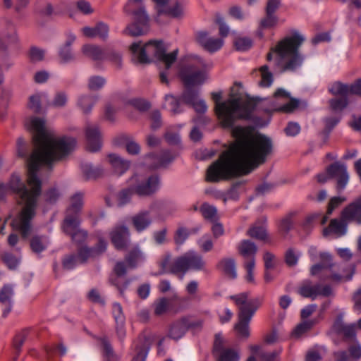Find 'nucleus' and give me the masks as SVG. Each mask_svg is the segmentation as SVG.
I'll list each match as a JSON object with an SVG mask.
<instances>
[{
    "mask_svg": "<svg viewBox=\"0 0 361 361\" xmlns=\"http://www.w3.org/2000/svg\"><path fill=\"white\" fill-rule=\"evenodd\" d=\"M60 195L56 188H50L44 192L43 200L47 204H53L56 202Z\"/></svg>",
    "mask_w": 361,
    "mask_h": 361,
    "instance_id": "obj_59",
    "label": "nucleus"
},
{
    "mask_svg": "<svg viewBox=\"0 0 361 361\" xmlns=\"http://www.w3.org/2000/svg\"><path fill=\"white\" fill-rule=\"evenodd\" d=\"M212 97L215 102V111L224 127L230 128L236 119H249L255 109L252 101L243 100L240 97H235L220 102L221 94L212 92Z\"/></svg>",
    "mask_w": 361,
    "mask_h": 361,
    "instance_id": "obj_4",
    "label": "nucleus"
},
{
    "mask_svg": "<svg viewBox=\"0 0 361 361\" xmlns=\"http://www.w3.org/2000/svg\"><path fill=\"white\" fill-rule=\"evenodd\" d=\"M82 34L90 38L98 37L105 40L109 35V28L107 24L99 22L94 27H84L81 29Z\"/></svg>",
    "mask_w": 361,
    "mask_h": 361,
    "instance_id": "obj_25",
    "label": "nucleus"
},
{
    "mask_svg": "<svg viewBox=\"0 0 361 361\" xmlns=\"http://www.w3.org/2000/svg\"><path fill=\"white\" fill-rule=\"evenodd\" d=\"M49 244V239L45 235H34L30 242L32 251L37 254L45 250Z\"/></svg>",
    "mask_w": 361,
    "mask_h": 361,
    "instance_id": "obj_35",
    "label": "nucleus"
},
{
    "mask_svg": "<svg viewBox=\"0 0 361 361\" xmlns=\"http://www.w3.org/2000/svg\"><path fill=\"white\" fill-rule=\"evenodd\" d=\"M152 220L149 211H142L132 217V223L138 232L145 230L150 224Z\"/></svg>",
    "mask_w": 361,
    "mask_h": 361,
    "instance_id": "obj_31",
    "label": "nucleus"
},
{
    "mask_svg": "<svg viewBox=\"0 0 361 361\" xmlns=\"http://www.w3.org/2000/svg\"><path fill=\"white\" fill-rule=\"evenodd\" d=\"M188 331L184 317L174 321L169 328L168 336L175 341L180 339Z\"/></svg>",
    "mask_w": 361,
    "mask_h": 361,
    "instance_id": "obj_30",
    "label": "nucleus"
},
{
    "mask_svg": "<svg viewBox=\"0 0 361 361\" xmlns=\"http://www.w3.org/2000/svg\"><path fill=\"white\" fill-rule=\"evenodd\" d=\"M135 22L128 25L124 32L130 36H140L148 30L149 18L143 7L134 11Z\"/></svg>",
    "mask_w": 361,
    "mask_h": 361,
    "instance_id": "obj_12",
    "label": "nucleus"
},
{
    "mask_svg": "<svg viewBox=\"0 0 361 361\" xmlns=\"http://www.w3.org/2000/svg\"><path fill=\"white\" fill-rule=\"evenodd\" d=\"M259 71L262 76L259 85L264 87H269L273 82V75L269 71V67L267 65L262 66Z\"/></svg>",
    "mask_w": 361,
    "mask_h": 361,
    "instance_id": "obj_51",
    "label": "nucleus"
},
{
    "mask_svg": "<svg viewBox=\"0 0 361 361\" xmlns=\"http://www.w3.org/2000/svg\"><path fill=\"white\" fill-rule=\"evenodd\" d=\"M348 85L341 82H336L331 85L329 92L334 95H341L346 97L348 95Z\"/></svg>",
    "mask_w": 361,
    "mask_h": 361,
    "instance_id": "obj_58",
    "label": "nucleus"
},
{
    "mask_svg": "<svg viewBox=\"0 0 361 361\" xmlns=\"http://www.w3.org/2000/svg\"><path fill=\"white\" fill-rule=\"evenodd\" d=\"M80 221L75 216L65 217L61 228L66 235L71 237L72 241L78 245H82L87 238V232L79 228Z\"/></svg>",
    "mask_w": 361,
    "mask_h": 361,
    "instance_id": "obj_9",
    "label": "nucleus"
},
{
    "mask_svg": "<svg viewBox=\"0 0 361 361\" xmlns=\"http://www.w3.org/2000/svg\"><path fill=\"white\" fill-rule=\"evenodd\" d=\"M47 94L44 93H36L31 95L27 104L28 108L35 113H39L41 111V103L47 99Z\"/></svg>",
    "mask_w": 361,
    "mask_h": 361,
    "instance_id": "obj_40",
    "label": "nucleus"
},
{
    "mask_svg": "<svg viewBox=\"0 0 361 361\" xmlns=\"http://www.w3.org/2000/svg\"><path fill=\"white\" fill-rule=\"evenodd\" d=\"M121 276H118L115 274L110 276L109 282L111 285L116 287L118 290L120 295L123 296L124 290L127 288L129 285V281L121 279Z\"/></svg>",
    "mask_w": 361,
    "mask_h": 361,
    "instance_id": "obj_49",
    "label": "nucleus"
},
{
    "mask_svg": "<svg viewBox=\"0 0 361 361\" xmlns=\"http://www.w3.org/2000/svg\"><path fill=\"white\" fill-rule=\"evenodd\" d=\"M277 22L278 18L274 14H266V16L261 20L260 28H271L277 24Z\"/></svg>",
    "mask_w": 361,
    "mask_h": 361,
    "instance_id": "obj_64",
    "label": "nucleus"
},
{
    "mask_svg": "<svg viewBox=\"0 0 361 361\" xmlns=\"http://www.w3.org/2000/svg\"><path fill=\"white\" fill-rule=\"evenodd\" d=\"M145 255L138 245L130 248L125 256L128 267L132 269L137 267L145 260Z\"/></svg>",
    "mask_w": 361,
    "mask_h": 361,
    "instance_id": "obj_28",
    "label": "nucleus"
},
{
    "mask_svg": "<svg viewBox=\"0 0 361 361\" xmlns=\"http://www.w3.org/2000/svg\"><path fill=\"white\" fill-rule=\"evenodd\" d=\"M205 263L202 257L195 251H188L177 258V270L184 274L188 269L202 270ZM183 275H182L181 279Z\"/></svg>",
    "mask_w": 361,
    "mask_h": 361,
    "instance_id": "obj_10",
    "label": "nucleus"
},
{
    "mask_svg": "<svg viewBox=\"0 0 361 361\" xmlns=\"http://www.w3.org/2000/svg\"><path fill=\"white\" fill-rule=\"evenodd\" d=\"M213 352L217 355L216 361H239V351L235 348H226L224 339L220 334H216L213 345Z\"/></svg>",
    "mask_w": 361,
    "mask_h": 361,
    "instance_id": "obj_14",
    "label": "nucleus"
},
{
    "mask_svg": "<svg viewBox=\"0 0 361 361\" xmlns=\"http://www.w3.org/2000/svg\"><path fill=\"white\" fill-rule=\"evenodd\" d=\"M348 104L346 97H341L339 98H333L329 100V106L334 111H341L344 109Z\"/></svg>",
    "mask_w": 361,
    "mask_h": 361,
    "instance_id": "obj_52",
    "label": "nucleus"
},
{
    "mask_svg": "<svg viewBox=\"0 0 361 361\" xmlns=\"http://www.w3.org/2000/svg\"><path fill=\"white\" fill-rule=\"evenodd\" d=\"M157 7L159 15L166 14L170 17L179 18L184 15L185 4L183 0H178L174 5L167 6L169 0H153Z\"/></svg>",
    "mask_w": 361,
    "mask_h": 361,
    "instance_id": "obj_18",
    "label": "nucleus"
},
{
    "mask_svg": "<svg viewBox=\"0 0 361 361\" xmlns=\"http://www.w3.org/2000/svg\"><path fill=\"white\" fill-rule=\"evenodd\" d=\"M45 51L37 47H31L28 51V57L30 61L37 63L44 58Z\"/></svg>",
    "mask_w": 361,
    "mask_h": 361,
    "instance_id": "obj_53",
    "label": "nucleus"
},
{
    "mask_svg": "<svg viewBox=\"0 0 361 361\" xmlns=\"http://www.w3.org/2000/svg\"><path fill=\"white\" fill-rule=\"evenodd\" d=\"M81 51L85 57L92 61H102L106 58V49L96 44H84L81 48Z\"/></svg>",
    "mask_w": 361,
    "mask_h": 361,
    "instance_id": "obj_24",
    "label": "nucleus"
},
{
    "mask_svg": "<svg viewBox=\"0 0 361 361\" xmlns=\"http://www.w3.org/2000/svg\"><path fill=\"white\" fill-rule=\"evenodd\" d=\"M175 158V156L173 155L169 151H163L160 156L157 157L158 162L157 164L154 166V168H158L161 166H164L171 162Z\"/></svg>",
    "mask_w": 361,
    "mask_h": 361,
    "instance_id": "obj_63",
    "label": "nucleus"
},
{
    "mask_svg": "<svg viewBox=\"0 0 361 361\" xmlns=\"http://www.w3.org/2000/svg\"><path fill=\"white\" fill-rule=\"evenodd\" d=\"M247 234L253 238L265 240L267 237V233L265 228L263 226L255 224L247 232Z\"/></svg>",
    "mask_w": 361,
    "mask_h": 361,
    "instance_id": "obj_46",
    "label": "nucleus"
},
{
    "mask_svg": "<svg viewBox=\"0 0 361 361\" xmlns=\"http://www.w3.org/2000/svg\"><path fill=\"white\" fill-rule=\"evenodd\" d=\"M83 176L87 180L95 179L103 174V170L100 167L93 166L91 164H83L81 166Z\"/></svg>",
    "mask_w": 361,
    "mask_h": 361,
    "instance_id": "obj_39",
    "label": "nucleus"
},
{
    "mask_svg": "<svg viewBox=\"0 0 361 361\" xmlns=\"http://www.w3.org/2000/svg\"><path fill=\"white\" fill-rule=\"evenodd\" d=\"M77 10L83 15L88 16L94 13V10L91 4L86 0H78L75 2Z\"/></svg>",
    "mask_w": 361,
    "mask_h": 361,
    "instance_id": "obj_57",
    "label": "nucleus"
},
{
    "mask_svg": "<svg viewBox=\"0 0 361 361\" xmlns=\"http://www.w3.org/2000/svg\"><path fill=\"white\" fill-rule=\"evenodd\" d=\"M197 245L204 252H207L213 249L214 245L211 237L209 235H204L197 241Z\"/></svg>",
    "mask_w": 361,
    "mask_h": 361,
    "instance_id": "obj_60",
    "label": "nucleus"
},
{
    "mask_svg": "<svg viewBox=\"0 0 361 361\" xmlns=\"http://www.w3.org/2000/svg\"><path fill=\"white\" fill-rule=\"evenodd\" d=\"M341 217L347 219L349 222L355 221L361 224V196L341 211Z\"/></svg>",
    "mask_w": 361,
    "mask_h": 361,
    "instance_id": "obj_22",
    "label": "nucleus"
},
{
    "mask_svg": "<svg viewBox=\"0 0 361 361\" xmlns=\"http://www.w3.org/2000/svg\"><path fill=\"white\" fill-rule=\"evenodd\" d=\"M234 192L233 189H231L227 191L226 193L221 192L217 190H207L206 193L211 195L212 197L217 200H222L224 202H226V201L229 199H233V193Z\"/></svg>",
    "mask_w": 361,
    "mask_h": 361,
    "instance_id": "obj_54",
    "label": "nucleus"
},
{
    "mask_svg": "<svg viewBox=\"0 0 361 361\" xmlns=\"http://www.w3.org/2000/svg\"><path fill=\"white\" fill-rule=\"evenodd\" d=\"M250 350L252 353L257 355L262 361H276L279 352H265L261 349L259 345H251Z\"/></svg>",
    "mask_w": 361,
    "mask_h": 361,
    "instance_id": "obj_38",
    "label": "nucleus"
},
{
    "mask_svg": "<svg viewBox=\"0 0 361 361\" xmlns=\"http://www.w3.org/2000/svg\"><path fill=\"white\" fill-rule=\"evenodd\" d=\"M76 37L73 33L67 34V39L65 43L59 49V62L61 63H71L75 59V56L71 49V45L75 42Z\"/></svg>",
    "mask_w": 361,
    "mask_h": 361,
    "instance_id": "obj_23",
    "label": "nucleus"
},
{
    "mask_svg": "<svg viewBox=\"0 0 361 361\" xmlns=\"http://www.w3.org/2000/svg\"><path fill=\"white\" fill-rule=\"evenodd\" d=\"M30 329H25L18 332L13 339V347L18 354L21 350V347L27 340L28 335L30 332Z\"/></svg>",
    "mask_w": 361,
    "mask_h": 361,
    "instance_id": "obj_47",
    "label": "nucleus"
},
{
    "mask_svg": "<svg viewBox=\"0 0 361 361\" xmlns=\"http://www.w3.org/2000/svg\"><path fill=\"white\" fill-rule=\"evenodd\" d=\"M317 322L315 320H308L305 321L300 324H299L295 329L293 331V334L295 336H300L305 332L310 330L315 324Z\"/></svg>",
    "mask_w": 361,
    "mask_h": 361,
    "instance_id": "obj_61",
    "label": "nucleus"
},
{
    "mask_svg": "<svg viewBox=\"0 0 361 361\" xmlns=\"http://www.w3.org/2000/svg\"><path fill=\"white\" fill-rule=\"evenodd\" d=\"M190 231L185 227L179 226L174 234V242L176 245H181L187 240Z\"/></svg>",
    "mask_w": 361,
    "mask_h": 361,
    "instance_id": "obj_55",
    "label": "nucleus"
},
{
    "mask_svg": "<svg viewBox=\"0 0 361 361\" xmlns=\"http://www.w3.org/2000/svg\"><path fill=\"white\" fill-rule=\"evenodd\" d=\"M109 237L116 250H124L129 243L130 232L128 228L125 225H116L110 231Z\"/></svg>",
    "mask_w": 361,
    "mask_h": 361,
    "instance_id": "obj_17",
    "label": "nucleus"
},
{
    "mask_svg": "<svg viewBox=\"0 0 361 361\" xmlns=\"http://www.w3.org/2000/svg\"><path fill=\"white\" fill-rule=\"evenodd\" d=\"M330 178L336 181V189L341 191L345 189L349 181V173L347 166L340 161H336L326 167Z\"/></svg>",
    "mask_w": 361,
    "mask_h": 361,
    "instance_id": "obj_13",
    "label": "nucleus"
},
{
    "mask_svg": "<svg viewBox=\"0 0 361 361\" xmlns=\"http://www.w3.org/2000/svg\"><path fill=\"white\" fill-rule=\"evenodd\" d=\"M165 104L164 106L169 108L173 114H178L183 111L180 108V97L179 98L173 94H166L164 97Z\"/></svg>",
    "mask_w": 361,
    "mask_h": 361,
    "instance_id": "obj_37",
    "label": "nucleus"
},
{
    "mask_svg": "<svg viewBox=\"0 0 361 361\" xmlns=\"http://www.w3.org/2000/svg\"><path fill=\"white\" fill-rule=\"evenodd\" d=\"M198 99V91L192 87H185L180 95L181 102L188 106L192 105Z\"/></svg>",
    "mask_w": 361,
    "mask_h": 361,
    "instance_id": "obj_44",
    "label": "nucleus"
},
{
    "mask_svg": "<svg viewBox=\"0 0 361 361\" xmlns=\"http://www.w3.org/2000/svg\"><path fill=\"white\" fill-rule=\"evenodd\" d=\"M13 295V287L10 285H5L0 290V302L3 304H10Z\"/></svg>",
    "mask_w": 361,
    "mask_h": 361,
    "instance_id": "obj_56",
    "label": "nucleus"
},
{
    "mask_svg": "<svg viewBox=\"0 0 361 361\" xmlns=\"http://www.w3.org/2000/svg\"><path fill=\"white\" fill-rule=\"evenodd\" d=\"M177 258L172 259L171 255L169 253L164 255L159 262L160 271L158 274L181 273L180 270H177Z\"/></svg>",
    "mask_w": 361,
    "mask_h": 361,
    "instance_id": "obj_29",
    "label": "nucleus"
},
{
    "mask_svg": "<svg viewBox=\"0 0 361 361\" xmlns=\"http://www.w3.org/2000/svg\"><path fill=\"white\" fill-rule=\"evenodd\" d=\"M108 161L111 166L113 173L121 176L125 173L130 168V162L123 159L116 154H110L107 157Z\"/></svg>",
    "mask_w": 361,
    "mask_h": 361,
    "instance_id": "obj_26",
    "label": "nucleus"
},
{
    "mask_svg": "<svg viewBox=\"0 0 361 361\" xmlns=\"http://www.w3.org/2000/svg\"><path fill=\"white\" fill-rule=\"evenodd\" d=\"M197 40L199 43L209 52H214L220 49L224 41L221 39L207 37V34L204 32H200L197 34Z\"/></svg>",
    "mask_w": 361,
    "mask_h": 361,
    "instance_id": "obj_27",
    "label": "nucleus"
},
{
    "mask_svg": "<svg viewBox=\"0 0 361 361\" xmlns=\"http://www.w3.org/2000/svg\"><path fill=\"white\" fill-rule=\"evenodd\" d=\"M298 293L303 298L314 300L318 296L328 297L331 295L332 294V288L329 285L312 284L310 280H306L302 282L298 288Z\"/></svg>",
    "mask_w": 361,
    "mask_h": 361,
    "instance_id": "obj_11",
    "label": "nucleus"
},
{
    "mask_svg": "<svg viewBox=\"0 0 361 361\" xmlns=\"http://www.w3.org/2000/svg\"><path fill=\"white\" fill-rule=\"evenodd\" d=\"M27 128L32 133L34 149L27 159L26 183L18 175L13 174L8 185L0 183V199L4 200L8 193L19 197L21 209L13 219L11 226L21 237L27 238L33 230L32 221L37 214L42 195V181L38 176L41 167L51 169V164L68 155L76 146V140L72 137H58L55 132L45 126L42 118L32 117L25 123Z\"/></svg>",
    "mask_w": 361,
    "mask_h": 361,
    "instance_id": "obj_1",
    "label": "nucleus"
},
{
    "mask_svg": "<svg viewBox=\"0 0 361 361\" xmlns=\"http://www.w3.org/2000/svg\"><path fill=\"white\" fill-rule=\"evenodd\" d=\"M218 267L230 279H234L236 278L235 262L233 259H223L219 262Z\"/></svg>",
    "mask_w": 361,
    "mask_h": 361,
    "instance_id": "obj_34",
    "label": "nucleus"
},
{
    "mask_svg": "<svg viewBox=\"0 0 361 361\" xmlns=\"http://www.w3.org/2000/svg\"><path fill=\"white\" fill-rule=\"evenodd\" d=\"M229 299L238 307V322L235 329L239 336L247 338L250 336L249 323L254 314L261 305L262 300L259 298H250L248 292L229 296Z\"/></svg>",
    "mask_w": 361,
    "mask_h": 361,
    "instance_id": "obj_5",
    "label": "nucleus"
},
{
    "mask_svg": "<svg viewBox=\"0 0 361 361\" xmlns=\"http://www.w3.org/2000/svg\"><path fill=\"white\" fill-rule=\"evenodd\" d=\"M130 49L140 63H149V60L147 54L152 53L158 61L164 64L166 69H169L175 62L178 54V49L171 53H166V49L161 41H149L142 47H141L140 42H135Z\"/></svg>",
    "mask_w": 361,
    "mask_h": 361,
    "instance_id": "obj_6",
    "label": "nucleus"
},
{
    "mask_svg": "<svg viewBox=\"0 0 361 361\" xmlns=\"http://www.w3.org/2000/svg\"><path fill=\"white\" fill-rule=\"evenodd\" d=\"M200 211L204 219L212 223H214L219 219L217 209L213 205L204 202L201 205Z\"/></svg>",
    "mask_w": 361,
    "mask_h": 361,
    "instance_id": "obj_36",
    "label": "nucleus"
},
{
    "mask_svg": "<svg viewBox=\"0 0 361 361\" xmlns=\"http://www.w3.org/2000/svg\"><path fill=\"white\" fill-rule=\"evenodd\" d=\"M83 205V194L76 192L70 199V205L66 212V216H75L79 218V212Z\"/></svg>",
    "mask_w": 361,
    "mask_h": 361,
    "instance_id": "obj_33",
    "label": "nucleus"
},
{
    "mask_svg": "<svg viewBox=\"0 0 361 361\" xmlns=\"http://www.w3.org/2000/svg\"><path fill=\"white\" fill-rule=\"evenodd\" d=\"M348 221L341 216L340 219H332L329 226L323 229V235L326 237L334 235L340 238L345 235L348 231Z\"/></svg>",
    "mask_w": 361,
    "mask_h": 361,
    "instance_id": "obj_19",
    "label": "nucleus"
},
{
    "mask_svg": "<svg viewBox=\"0 0 361 361\" xmlns=\"http://www.w3.org/2000/svg\"><path fill=\"white\" fill-rule=\"evenodd\" d=\"M18 42V36L13 23L8 19H0V46L6 49L8 46Z\"/></svg>",
    "mask_w": 361,
    "mask_h": 361,
    "instance_id": "obj_15",
    "label": "nucleus"
},
{
    "mask_svg": "<svg viewBox=\"0 0 361 361\" xmlns=\"http://www.w3.org/2000/svg\"><path fill=\"white\" fill-rule=\"evenodd\" d=\"M130 186H133L135 193L139 196H150L159 189L160 179L157 175L144 177L135 174L130 179Z\"/></svg>",
    "mask_w": 361,
    "mask_h": 361,
    "instance_id": "obj_8",
    "label": "nucleus"
},
{
    "mask_svg": "<svg viewBox=\"0 0 361 361\" xmlns=\"http://www.w3.org/2000/svg\"><path fill=\"white\" fill-rule=\"evenodd\" d=\"M207 65L204 60L196 57L188 64L183 66L179 72V76L185 87L201 85L207 80Z\"/></svg>",
    "mask_w": 361,
    "mask_h": 361,
    "instance_id": "obj_7",
    "label": "nucleus"
},
{
    "mask_svg": "<svg viewBox=\"0 0 361 361\" xmlns=\"http://www.w3.org/2000/svg\"><path fill=\"white\" fill-rule=\"evenodd\" d=\"M97 102V97L92 95H81L78 100V105L85 114L89 113Z\"/></svg>",
    "mask_w": 361,
    "mask_h": 361,
    "instance_id": "obj_41",
    "label": "nucleus"
},
{
    "mask_svg": "<svg viewBox=\"0 0 361 361\" xmlns=\"http://www.w3.org/2000/svg\"><path fill=\"white\" fill-rule=\"evenodd\" d=\"M135 193L133 186L129 188L121 190L116 196L117 204L118 207H123L129 203L133 194Z\"/></svg>",
    "mask_w": 361,
    "mask_h": 361,
    "instance_id": "obj_48",
    "label": "nucleus"
},
{
    "mask_svg": "<svg viewBox=\"0 0 361 361\" xmlns=\"http://www.w3.org/2000/svg\"><path fill=\"white\" fill-rule=\"evenodd\" d=\"M101 345L102 348L103 355L107 361H116L117 355L115 354L113 347L107 338H100Z\"/></svg>",
    "mask_w": 361,
    "mask_h": 361,
    "instance_id": "obj_43",
    "label": "nucleus"
},
{
    "mask_svg": "<svg viewBox=\"0 0 361 361\" xmlns=\"http://www.w3.org/2000/svg\"><path fill=\"white\" fill-rule=\"evenodd\" d=\"M170 300L166 298H161L154 301L153 304L154 313L156 316H161L166 313L169 309Z\"/></svg>",
    "mask_w": 361,
    "mask_h": 361,
    "instance_id": "obj_45",
    "label": "nucleus"
},
{
    "mask_svg": "<svg viewBox=\"0 0 361 361\" xmlns=\"http://www.w3.org/2000/svg\"><path fill=\"white\" fill-rule=\"evenodd\" d=\"M106 79L100 75H92L88 79L87 87L92 91H97L102 89L106 84Z\"/></svg>",
    "mask_w": 361,
    "mask_h": 361,
    "instance_id": "obj_50",
    "label": "nucleus"
},
{
    "mask_svg": "<svg viewBox=\"0 0 361 361\" xmlns=\"http://www.w3.org/2000/svg\"><path fill=\"white\" fill-rule=\"evenodd\" d=\"M238 250L240 255L249 260L254 258L257 252V245L249 240H242L238 245Z\"/></svg>",
    "mask_w": 361,
    "mask_h": 361,
    "instance_id": "obj_32",
    "label": "nucleus"
},
{
    "mask_svg": "<svg viewBox=\"0 0 361 361\" xmlns=\"http://www.w3.org/2000/svg\"><path fill=\"white\" fill-rule=\"evenodd\" d=\"M346 201L345 197H334L329 200L327 207L326 215H324L321 221L322 224H325L328 220L329 216L332 214L334 209L338 208L343 202Z\"/></svg>",
    "mask_w": 361,
    "mask_h": 361,
    "instance_id": "obj_42",
    "label": "nucleus"
},
{
    "mask_svg": "<svg viewBox=\"0 0 361 361\" xmlns=\"http://www.w3.org/2000/svg\"><path fill=\"white\" fill-rule=\"evenodd\" d=\"M106 249V243L102 238L99 239L98 243L94 247L81 246L78 248V256L80 263H84L87 259L99 255Z\"/></svg>",
    "mask_w": 361,
    "mask_h": 361,
    "instance_id": "obj_21",
    "label": "nucleus"
},
{
    "mask_svg": "<svg viewBox=\"0 0 361 361\" xmlns=\"http://www.w3.org/2000/svg\"><path fill=\"white\" fill-rule=\"evenodd\" d=\"M87 148L90 152H97L102 146V136L97 126L88 124L85 127Z\"/></svg>",
    "mask_w": 361,
    "mask_h": 361,
    "instance_id": "obj_20",
    "label": "nucleus"
},
{
    "mask_svg": "<svg viewBox=\"0 0 361 361\" xmlns=\"http://www.w3.org/2000/svg\"><path fill=\"white\" fill-rule=\"evenodd\" d=\"M305 41V37L297 30L281 39L270 49L267 59L271 61L273 54L276 55L277 64L283 71H295L301 67L304 56L299 52V48Z\"/></svg>",
    "mask_w": 361,
    "mask_h": 361,
    "instance_id": "obj_3",
    "label": "nucleus"
},
{
    "mask_svg": "<svg viewBox=\"0 0 361 361\" xmlns=\"http://www.w3.org/2000/svg\"><path fill=\"white\" fill-rule=\"evenodd\" d=\"M151 345L152 337L149 334L140 335L133 343L132 361H145Z\"/></svg>",
    "mask_w": 361,
    "mask_h": 361,
    "instance_id": "obj_16",
    "label": "nucleus"
},
{
    "mask_svg": "<svg viewBox=\"0 0 361 361\" xmlns=\"http://www.w3.org/2000/svg\"><path fill=\"white\" fill-rule=\"evenodd\" d=\"M235 142L207 169L206 180L216 183L247 175L263 164L271 152V140L263 135L252 137L243 127L233 128Z\"/></svg>",
    "mask_w": 361,
    "mask_h": 361,
    "instance_id": "obj_2",
    "label": "nucleus"
},
{
    "mask_svg": "<svg viewBox=\"0 0 361 361\" xmlns=\"http://www.w3.org/2000/svg\"><path fill=\"white\" fill-rule=\"evenodd\" d=\"M121 138L126 142V147L128 154L135 155L140 153V147L138 143L133 140H128L127 135H122Z\"/></svg>",
    "mask_w": 361,
    "mask_h": 361,
    "instance_id": "obj_62",
    "label": "nucleus"
}]
</instances>
